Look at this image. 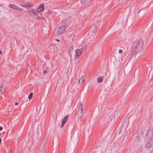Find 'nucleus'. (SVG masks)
<instances>
[{
	"mask_svg": "<svg viewBox=\"0 0 153 153\" xmlns=\"http://www.w3.org/2000/svg\"><path fill=\"white\" fill-rule=\"evenodd\" d=\"M143 41L141 39L133 42L130 50V53L133 55H136L143 48Z\"/></svg>",
	"mask_w": 153,
	"mask_h": 153,
	"instance_id": "nucleus-1",
	"label": "nucleus"
},
{
	"mask_svg": "<svg viewBox=\"0 0 153 153\" xmlns=\"http://www.w3.org/2000/svg\"><path fill=\"white\" fill-rule=\"evenodd\" d=\"M147 139L148 141L146 144V148L147 149H150L153 145L152 139L153 138V131L150 132V130H148L146 134Z\"/></svg>",
	"mask_w": 153,
	"mask_h": 153,
	"instance_id": "nucleus-2",
	"label": "nucleus"
},
{
	"mask_svg": "<svg viewBox=\"0 0 153 153\" xmlns=\"http://www.w3.org/2000/svg\"><path fill=\"white\" fill-rule=\"evenodd\" d=\"M28 12L29 15L32 16H38L39 14V12L35 11L33 9H30L28 10Z\"/></svg>",
	"mask_w": 153,
	"mask_h": 153,
	"instance_id": "nucleus-3",
	"label": "nucleus"
},
{
	"mask_svg": "<svg viewBox=\"0 0 153 153\" xmlns=\"http://www.w3.org/2000/svg\"><path fill=\"white\" fill-rule=\"evenodd\" d=\"M66 27L65 26H62L58 27V30L57 32V34L59 35L63 33L66 29Z\"/></svg>",
	"mask_w": 153,
	"mask_h": 153,
	"instance_id": "nucleus-4",
	"label": "nucleus"
},
{
	"mask_svg": "<svg viewBox=\"0 0 153 153\" xmlns=\"http://www.w3.org/2000/svg\"><path fill=\"white\" fill-rule=\"evenodd\" d=\"M82 53L79 49H76V54L74 56V60H76L77 59H78Z\"/></svg>",
	"mask_w": 153,
	"mask_h": 153,
	"instance_id": "nucleus-5",
	"label": "nucleus"
},
{
	"mask_svg": "<svg viewBox=\"0 0 153 153\" xmlns=\"http://www.w3.org/2000/svg\"><path fill=\"white\" fill-rule=\"evenodd\" d=\"M9 6L11 8L18 10L20 12H22V10L21 9L14 4H10L9 5Z\"/></svg>",
	"mask_w": 153,
	"mask_h": 153,
	"instance_id": "nucleus-6",
	"label": "nucleus"
},
{
	"mask_svg": "<svg viewBox=\"0 0 153 153\" xmlns=\"http://www.w3.org/2000/svg\"><path fill=\"white\" fill-rule=\"evenodd\" d=\"M44 10V4H41L36 8V10L37 12H42Z\"/></svg>",
	"mask_w": 153,
	"mask_h": 153,
	"instance_id": "nucleus-7",
	"label": "nucleus"
},
{
	"mask_svg": "<svg viewBox=\"0 0 153 153\" xmlns=\"http://www.w3.org/2000/svg\"><path fill=\"white\" fill-rule=\"evenodd\" d=\"M125 125H126V126H125V129H126L127 128V124L126 122L125 121H123L122 123L121 126L120 127V130L119 132V133H120L121 132V131L123 128L124 127V126Z\"/></svg>",
	"mask_w": 153,
	"mask_h": 153,
	"instance_id": "nucleus-8",
	"label": "nucleus"
},
{
	"mask_svg": "<svg viewBox=\"0 0 153 153\" xmlns=\"http://www.w3.org/2000/svg\"><path fill=\"white\" fill-rule=\"evenodd\" d=\"M97 29V26L95 25L92 26L90 28V31L92 32L93 33H94Z\"/></svg>",
	"mask_w": 153,
	"mask_h": 153,
	"instance_id": "nucleus-9",
	"label": "nucleus"
},
{
	"mask_svg": "<svg viewBox=\"0 0 153 153\" xmlns=\"http://www.w3.org/2000/svg\"><path fill=\"white\" fill-rule=\"evenodd\" d=\"M21 5L22 7L26 8H29L32 6L28 3H22Z\"/></svg>",
	"mask_w": 153,
	"mask_h": 153,
	"instance_id": "nucleus-10",
	"label": "nucleus"
},
{
	"mask_svg": "<svg viewBox=\"0 0 153 153\" xmlns=\"http://www.w3.org/2000/svg\"><path fill=\"white\" fill-rule=\"evenodd\" d=\"M85 80V77L83 76H82L79 81V83L80 84H82Z\"/></svg>",
	"mask_w": 153,
	"mask_h": 153,
	"instance_id": "nucleus-11",
	"label": "nucleus"
},
{
	"mask_svg": "<svg viewBox=\"0 0 153 153\" xmlns=\"http://www.w3.org/2000/svg\"><path fill=\"white\" fill-rule=\"evenodd\" d=\"M78 114V120H80L83 115V112L79 111Z\"/></svg>",
	"mask_w": 153,
	"mask_h": 153,
	"instance_id": "nucleus-12",
	"label": "nucleus"
},
{
	"mask_svg": "<svg viewBox=\"0 0 153 153\" xmlns=\"http://www.w3.org/2000/svg\"><path fill=\"white\" fill-rule=\"evenodd\" d=\"M80 50V51L82 53V52L87 49V46H83L81 48L79 49Z\"/></svg>",
	"mask_w": 153,
	"mask_h": 153,
	"instance_id": "nucleus-13",
	"label": "nucleus"
},
{
	"mask_svg": "<svg viewBox=\"0 0 153 153\" xmlns=\"http://www.w3.org/2000/svg\"><path fill=\"white\" fill-rule=\"evenodd\" d=\"M74 46H72L70 48L69 50V54L70 56V57L71 56V53L72 52V51L74 49Z\"/></svg>",
	"mask_w": 153,
	"mask_h": 153,
	"instance_id": "nucleus-14",
	"label": "nucleus"
},
{
	"mask_svg": "<svg viewBox=\"0 0 153 153\" xmlns=\"http://www.w3.org/2000/svg\"><path fill=\"white\" fill-rule=\"evenodd\" d=\"M83 105L81 104H80L79 107V111H81L82 112L83 111Z\"/></svg>",
	"mask_w": 153,
	"mask_h": 153,
	"instance_id": "nucleus-15",
	"label": "nucleus"
},
{
	"mask_svg": "<svg viewBox=\"0 0 153 153\" xmlns=\"http://www.w3.org/2000/svg\"><path fill=\"white\" fill-rule=\"evenodd\" d=\"M102 81V76L98 77L97 78V82L98 83H101Z\"/></svg>",
	"mask_w": 153,
	"mask_h": 153,
	"instance_id": "nucleus-16",
	"label": "nucleus"
},
{
	"mask_svg": "<svg viewBox=\"0 0 153 153\" xmlns=\"http://www.w3.org/2000/svg\"><path fill=\"white\" fill-rule=\"evenodd\" d=\"M68 117L67 116H65L64 118L63 119L62 122L65 123L66 121H67V120H68Z\"/></svg>",
	"mask_w": 153,
	"mask_h": 153,
	"instance_id": "nucleus-17",
	"label": "nucleus"
},
{
	"mask_svg": "<svg viewBox=\"0 0 153 153\" xmlns=\"http://www.w3.org/2000/svg\"><path fill=\"white\" fill-rule=\"evenodd\" d=\"M4 91V89L3 88V87L2 86L0 87V94H2L3 93V92Z\"/></svg>",
	"mask_w": 153,
	"mask_h": 153,
	"instance_id": "nucleus-18",
	"label": "nucleus"
},
{
	"mask_svg": "<svg viewBox=\"0 0 153 153\" xmlns=\"http://www.w3.org/2000/svg\"><path fill=\"white\" fill-rule=\"evenodd\" d=\"M33 95V93L32 92H31L30 93L28 97V98L29 100H30L32 97Z\"/></svg>",
	"mask_w": 153,
	"mask_h": 153,
	"instance_id": "nucleus-19",
	"label": "nucleus"
},
{
	"mask_svg": "<svg viewBox=\"0 0 153 153\" xmlns=\"http://www.w3.org/2000/svg\"><path fill=\"white\" fill-rule=\"evenodd\" d=\"M37 16L36 18V19L37 20L38 19H44L43 18V17H40V16Z\"/></svg>",
	"mask_w": 153,
	"mask_h": 153,
	"instance_id": "nucleus-20",
	"label": "nucleus"
},
{
	"mask_svg": "<svg viewBox=\"0 0 153 153\" xmlns=\"http://www.w3.org/2000/svg\"><path fill=\"white\" fill-rule=\"evenodd\" d=\"M45 150L44 149H42L39 152V153H45Z\"/></svg>",
	"mask_w": 153,
	"mask_h": 153,
	"instance_id": "nucleus-21",
	"label": "nucleus"
},
{
	"mask_svg": "<svg viewBox=\"0 0 153 153\" xmlns=\"http://www.w3.org/2000/svg\"><path fill=\"white\" fill-rule=\"evenodd\" d=\"M136 139L138 140H140V137L139 136H137L136 137Z\"/></svg>",
	"mask_w": 153,
	"mask_h": 153,
	"instance_id": "nucleus-22",
	"label": "nucleus"
},
{
	"mask_svg": "<svg viewBox=\"0 0 153 153\" xmlns=\"http://www.w3.org/2000/svg\"><path fill=\"white\" fill-rule=\"evenodd\" d=\"M65 123H63V122H62V124H61V127H62L65 124Z\"/></svg>",
	"mask_w": 153,
	"mask_h": 153,
	"instance_id": "nucleus-23",
	"label": "nucleus"
},
{
	"mask_svg": "<svg viewBox=\"0 0 153 153\" xmlns=\"http://www.w3.org/2000/svg\"><path fill=\"white\" fill-rule=\"evenodd\" d=\"M123 52V51L121 49H120L119 51V53H121Z\"/></svg>",
	"mask_w": 153,
	"mask_h": 153,
	"instance_id": "nucleus-24",
	"label": "nucleus"
},
{
	"mask_svg": "<svg viewBox=\"0 0 153 153\" xmlns=\"http://www.w3.org/2000/svg\"><path fill=\"white\" fill-rule=\"evenodd\" d=\"M47 73V71L46 70H45L43 72V74H45Z\"/></svg>",
	"mask_w": 153,
	"mask_h": 153,
	"instance_id": "nucleus-25",
	"label": "nucleus"
},
{
	"mask_svg": "<svg viewBox=\"0 0 153 153\" xmlns=\"http://www.w3.org/2000/svg\"><path fill=\"white\" fill-rule=\"evenodd\" d=\"M3 129V127L2 126L0 127V131H1Z\"/></svg>",
	"mask_w": 153,
	"mask_h": 153,
	"instance_id": "nucleus-26",
	"label": "nucleus"
},
{
	"mask_svg": "<svg viewBox=\"0 0 153 153\" xmlns=\"http://www.w3.org/2000/svg\"><path fill=\"white\" fill-rule=\"evenodd\" d=\"M18 104H19V103L17 102H16L15 103V105H18Z\"/></svg>",
	"mask_w": 153,
	"mask_h": 153,
	"instance_id": "nucleus-27",
	"label": "nucleus"
},
{
	"mask_svg": "<svg viewBox=\"0 0 153 153\" xmlns=\"http://www.w3.org/2000/svg\"><path fill=\"white\" fill-rule=\"evenodd\" d=\"M12 149H10L9 150V152H12Z\"/></svg>",
	"mask_w": 153,
	"mask_h": 153,
	"instance_id": "nucleus-28",
	"label": "nucleus"
},
{
	"mask_svg": "<svg viewBox=\"0 0 153 153\" xmlns=\"http://www.w3.org/2000/svg\"><path fill=\"white\" fill-rule=\"evenodd\" d=\"M150 153H153V149L150 152Z\"/></svg>",
	"mask_w": 153,
	"mask_h": 153,
	"instance_id": "nucleus-29",
	"label": "nucleus"
},
{
	"mask_svg": "<svg viewBox=\"0 0 153 153\" xmlns=\"http://www.w3.org/2000/svg\"><path fill=\"white\" fill-rule=\"evenodd\" d=\"M56 41H57L58 42H59L60 41V40L59 39H56Z\"/></svg>",
	"mask_w": 153,
	"mask_h": 153,
	"instance_id": "nucleus-30",
	"label": "nucleus"
},
{
	"mask_svg": "<svg viewBox=\"0 0 153 153\" xmlns=\"http://www.w3.org/2000/svg\"><path fill=\"white\" fill-rule=\"evenodd\" d=\"M1 138H0V143H1Z\"/></svg>",
	"mask_w": 153,
	"mask_h": 153,
	"instance_id": "nucleus-31",
	"label": "nucleus"
},
{
	"mask_svg": "<svg viewBox=\"0 0 153 153\" xmlns=\"http://www.w3.org/2000/svg\"><path fill=\"white\" fill-rule=\"evenodd\" d=\"M2 53V52L1 51H0V54H1Z\"/></svg>",
	"mask_w": 153,
	"mask_h": 153,
	"instance_id": "nucleus-32",
	"label": "nucleus"
},
{
	"mask_svg": "<svg viewBox=\"0 0 153 153\" xmlns=\"http://www.w3.org/2000/svg\"><path fill=\"white\" fill-rule=\"evenodd\" d=\"M5 133V132L4 131L2 132V134H4Z\"/></svg>",
	"mask_w": 153,
	"mask_h": 153,
	"instance_id": "nucleus-33",
	"label": "nucleus"
},
{
	"mask_svg": "<svg viewBox=\"0 0 153 153\" xmlns=\"http://www.w3.org/2000/svg\"><path fill=\"white\" fill-rule=\"evenodd\" d=\"M140 10L138 12V13H140Z\"/></svg>",
	"mask_w": 153,
	"mask_h": 153,
	"instance_id": "nucleus-34",
	"label": "nucleus"
},
{
	"mask_svg": "<svg viewBox=\"0 0 153 153\" xmlns=\"http://www.w3.org/2000/svg\"><path fill=\"white\" fill-rule=\"evenodd\" d=\"M8 153H10V152H9Z\"/></svg>",
	"mask_w": 153,
	"mask_h": 153,
	"instance_id": "nucleus-35",
	"label": "nucleus"
},
{
	"mask_svg": "<svg viewBox=\"0 0 153 153\" xmlns=\"http://www.w3.org/2000/svg\"><path fill=\"white\" fill-rule=\"evenodd\" d=\"M1 135V133H0V135Z\"/></svg>",
	"mask_w": 153,
	"mask_h": 153,
	"instance_id": "nucleus-36",
	"label": "nucleus"
}]
</instances>
